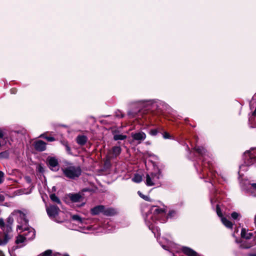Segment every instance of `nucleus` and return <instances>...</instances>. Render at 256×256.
I'll use <instances>...</instances> for the list:
<instances>
[{
    "instance_id": "obj_15",
    "label": "nucleus",
    "mask_w": 256,
    "mask_h": 256,
    "mask_svg": "<svg viewBox=\"0 0 256 256\" xmlns=\"http://www.w3.org/2000/svg\"><path fill=\"white\" fill-rule=\"evenodd\" d=\"M104 206L100 205L96 206L91 209V214L92 215H98L100 213L104 214Z\"/></svg>"
},
{
    "instance_id": "obj_13",
    "label": "nucleus",
    "mask_w": 256,
    "mask_h": 256,
    "mask_svg": "<svg viewBox=\"0 0 256 256\" xmlns=\"http://www.w3.org/2000/svg\"><path fill=\"white\" fill-rule=\"evenodd\" d=\"M34 147L38 151H44L46 149V143L41 140H38L34 142Z\"/></svg>"
},
{
    "instance_id": "obj_49",
    "label": "nucleus",
    "mask_w": 256,
    "mask_h": 256,
    "mask_svg": "<svg viewBox=\"0 0 256 256\" xmlns=\"http://www.w3.org/2000/svg\"><path fill=\"white\" fill-rule=\"evenodd\" d=\"M108 230L111 231L112 230H111V229H108Z\"/></svg>"
},
{
    "instance_id": "obj_2",
    "label": "nucleus",
    "mask_w": 256,
    "mask_h": 256,
    "mask_svg": "<svg viewBox=\"0 0 256 256\" xmlns=\"http://www.w3.org/2000/svg\"><path fill=\"white\" fill-rule=\"evenodd\" d=\"M14 220H16L18 223L17 225V231L20 230L22 226L24 228L26 226L28 220L26 218V214L19 210H14L7 219V224L6 225L12 226Z\"/></svg>"
},
{
    "instance_id": "obj_8",
    "label": "nucleus",
    "mask_w": 256,
    "mask_h": 256,
    "mask_svg": "<svg viewBox=\"0 0 256 256\" xmlns=\"http://www.w3.org/2000/svg\"><path fill=\"white\" fill-rule=\"evenodd\" d=\"M60 208L56 206L50 205L46 207V211L48 216L52 220H54L58 215Z\"/></svg>"
},
{
    "instance_id": "obj_7",
    "label": "nucleus",
    "mask_w": 256,
    "mask_h": 256,
    "mask_svg": "<svg viewBox=\"0 0 256 256\" xmlns=\"http://www.w3.org/2000/svg\"><path fill=\"white\" fill-rule=\"evenodd\" d=\"M244 156L246 158L244 163L246 166L252 164L256 160V154L254 149L246 152Z\"/></svg>"
},
{
    "instance_id": "obj_47",
    "label": "nucleus",
    "mask_w": 256,
    "mask_h": 256,
    "mask_svg": "<svg viewBox=\"0 0 256 256\" xmlns=\"http://www.w3.org/2000/svg\"><path fill=\"white\" fill-rule=\"evenodd\" d=\"M244 166H243V165L241 166H240V169H242V168H243Z\"/></svg>"
},
{
    "instance_id": "obj_12",
    "label": "nucleus",
    "mask_w": 256,
    "mask_h": 256,
    "mask_svg": "<svg viewBox=\"0 0 256 256\" xmlns=\"http://www.w3.org/2000/svg\"><path fill=\"white\" fill-rule=\"evenodd\" d=\"M241 236L246 240L256 238V232H248V230H246L244 228H242L241 230Z\"/></svg>"
},
{
    "instance_id": "obj_6",
    "label": "nucleus",
    "mask_w": 256,
    "mask_h": 256,
    "mask_svg": "<svg viewBox=\"0 0 256 256\" xmlns=\"http://www.w3.org/2000/svg\"><path fill=\"white\" fill-rule=\"evenodd\" d=\"M20 230V233L23 232V234L25 236V238L28 240H32L35 237V231L34 229L31 227H28V222L26 223V226L24 228V226L21 228Z\"/></svg>"
},
{
    "instance_id": "obj_46",
    "label": "nucleus",
    "mask_w": 256,
    "mask_h": 256,
    "mask_svg": "<svg viewBox=\"0 0 256 256\" xmlns=\"http://www.w3.org/2000/svg\"><path fill=\"white\" fill-rule=\"evenodd\" d=\"M0 256H4V254L2 252H0Z\"/></svg>"
},
{
    "instance_id": "obj_44",
    "label": "nucleus",
    "mask_w": 256,
    "mask_h": 256,
    "mask_svg": "<svg viewBox=\"0 0 256 256\" xmlns=\"http://www.w3.org/2000/svg\"><path fill=\"white\" fill-rule=\"evenodd\" d=\"M162 246L165 250H167V246H165V245H162Z\"/></svg>"
},
{
    "instance_id": "obj_27",
    "label": "nucleus",
    "mask_w": 256,
    "mask_h": 256,
    "mask_svg": "<svg viewBox=\"0 0 256 256\" xmlns=\"http://www.w3.org/2000/svg\"><path fill=\"white\" fill-rule=\"evenodd\" d=\"M51 200L57 204H60V200L59 198L54 194H51L50 196Z\"/></svg>"
},
{
    "instance_id": "obj_10",
    "label": "nucleus",
    "mask_w": 256,
    "mask_h": 256,
    "mask_svg": "<svg viewBox=\"0 0 256 256\" xmlns=\"http://www.w3.org/2000/svg\"><path fill=\"white\" fill-rule=\"evenodd\" d=\"M131 136L134 141H136L138 144L142 142L146 138V134L143 132H132Z\"/></svg>"
},
{
    "instance_id": "obj_17",
    "label": "nucleus",
    "mask_w": 256,
    "mask_h": 256,
    "mask_svg": "<svg viewBox=\"0 0 256 256\" xmlns=\"http://www.w3.org/2000/svg\"><path fill=\"white\" fill-rule=\"evenodd\" d=\"M117 213L116 210L111 208H106L104 206V214L106 216H112Z\"/></svg>"
},
{
    "instance_id": "obj_34",
    "label": "nucleus",
    "mask_w": 256,
    "mask_h": 256,
    "mask_svg": "<svg viewBox=\"0 0 256 256\" xmlns=\"http://www.w3.org/2000/svg\"><path fill=\"white\" fill-rule=\"evenodd\" d=\"M4 180V173L0 171V184H2Z\"/></svg>"
},
{
    "instance_id": "obj_37",
    "label": "nucleus",
    "mask_w": 256,
    "mask_h": 256,
    "mask_svg": "<svg viewBox=\"0 0 256 256\" xmlns=\"http://www.w3.org/2000/svg\"><path fill=\"white\" fill-rule=\"evenodd\" d=\"M163 137L164 138H170V134L166 132H164V134H163Z\"/></svg>"
},
{
    "instance_id": "obj_21",
    "label": "nucleus",
    "mask_w": 256,
    "mask_h": 256,
    "mask_svg": "<svg viewBox=\"0 0 256 256\" xmlns=\"http://www.w3.org/2000/svg\"><path fill=\"white\" fill-rule=\"evenodd\" d=\"M127 138L126 135L117 134V133H114V140H124L126 139Z\"/></svg>"
},
{
    "instance_id": "obj_38",
    "label": "nucleus",
    "mask_w": 256,
    "mask_h": 256,
    "mask_svg": "<svg viewBox=\"0 0 256 256\" xmlns=\"http://www.w3.org/2000/svg\"><path fill=\"white\" fill-rule=\"evenodd\" d=\"M174 214H176V212L174 211H170L168 214V216L170 218H172L174 216Z\"/></svg>"
},
{
    "instance_id": "obj_25",
    "label": "nucleus",
    "mask_w": 256,
    "mask_h": 256,
    "mask_svg": "<svg viewBox=\"0 0 256 256\" xmlns=\"http://www.w3.org/2000/svg\"><path fill=\"white\" fill-rule=\"evenodd\" d=\"M142 180V177L139 174H134V176L132 178V180L136 183H139Z\"/></svg>"
},
{
    "instance_id": "obj_19",
    "label": "nucleus",
    "mask_w": 256,
    "mask_h": 256,
    "mask_svg": "<svg viewBox=\"0 0 256 256\" xmlns=\"http://www.w3.org/2000/svg\"><path fill=\"white\" fill-rule=\"evenodd\" d=\"M76 140V142L78 144L83 146L86 143L87 141V138L85 136L80 135L77 136Z\"/></svg>"
},
{
    "instance_id": "obj_30",
    "label": "nucleus",
    "mask_w": 256,
    "mask_h": 256,
    "mask_svg": "<svg viewBox=\"0 0 256 256\" xmlns=\"http://www.w3.org/2000/svg\"><path fill=\"white\" fill-rule=\"evenodd\" d=\"M52 251L50 250H46L43 253H42L40 256H52Z\"/></svg>"
},
{
    "instance_id": "obj_14",
    "label": "nucleus",
    "mask_w": 256,
    "mask_h": 256,
    "mask_svg": "<svg viewBox=\"0 0 256 256\" xmlns=\"http://www.w3.org/2000/svg\"><path fill=\"white\" fill-rule=\"evenodd\" d=\"M153 104V102L152 100H141L136 102L134 104L138 105L140 108H146Z\"/></svg>"
},
{
    "instance_id": "obj_26",
    "label": "nucleus",
    "mask_w": 256,
    "mask_h": 256,
    "mask_svg": "<svg viewBox=\"0 0 256 256\" xmlns=\"http://www.w3.org/2000/svg\"><path fill=\"white\" fill-rule=\"evenodd\" d=\"M250 190L253 196H256V183L250 184Z\"/></svg>"
},
{
    "instance_id": "obj_20",
    "label": "nucleus",
    "mask_w": 256,
    "mask_h": 256,
    "mask_svg": "<svg viewBox=\"0 0 256 256\" xmlns=\"http://www.w3.org/2000/svg\"><path fill=\"white\" fill-rule=\"evenodd\" d=\"M122 149L119 146H114L112 148V154L115 157L118 156L121 152Z\"/></svg>"
},
{
    "instance_id": "obj_28",
    "label": "nucleus",
    "mask_w": 256,
    "mask_h": 256,
    "mask_svg": "<svg viewBox=\"0 0 256 256\" xmlns=\"http://www.w3.org/2000/svg\"><path fill=\"white\" fill-rule=\"evenodd\" d=\"M138 194L140 196V198H143L145 200L150 201V198L148 196H144L140 192L138 191Z\"/></svg>"
},
{
    "instance_id": "obj_50",
    "label": "nucleus",
    "mask_w": 256,
    "mask_h": 256,
    "mask_svg": "<svg viewBox=\"0 0 256 256\" xmlns=\"http://www.w3.org/2000/svg\"><path fill=\"white\" fill-rule=\"evenodd\" d=\"M252 256H256V254H253Z\"/></svg>"
},
{
    "instance_id": "obj_31",
    "label": "nucleus",
    "mask_w": 256,
    "mask_h": 256,
    "mask_svg": "<svg viewBox=\"0 0 256 256\" xmlns=\"http://www.w3.org/2000/svg\"><path fill=\"white\" fill-rule=\"evenodd\" d=\"M6 225L4 224V222L3 220V219L0 218V227L3 230H5L6 228L5 226Z\"/></svg>"
},
{
    "instance_id": "obj_9",
    "label": "nucleus",
    "mask_w": 256,
    "mask_h": 256,
    "mask_svg": "<svg viewBox=\"0 0 256 256\" xmlns=\"http://www.w3.org/2000/svg\"><path fill=\"white\" fill-rule=\"evenodd\" d=\"M5 230H3L4 234V238H0V245L6 244L12 237V226L6 225Z\"/></svg>"
},
{
    "instance_id": "obj_11",
    "label": "nucleus",
    "mask_w": 256,
    "mask_h": 256,
    "mask_svg": "<svg viewBox=\"0 0 256 256\" xmlns=\"http://www.w3.org/2000/svg\"><path fill=\"white\" fill-rule=\"evenodd\" d=\"M47 162L51 170H58V161L56 158L54 157H48L47 158Z\"/></svg>"
},
{
    "instance_id": "obj_24",
    "label": "nucleus",
    "mask_w": 256,
    "mask_h": 256,
    "mask_svg": "<svg viewBox=\"0 0 256 256\" xmlns=\"http://www.w3.org/2000/svg\"><path fill=\"white\" fill-rule=\"evenodd\" d=\"M71 218L73 220L76 222L78 224H82L84 220L78 215L74 214Z\"/></svg>"
},
{
    "instance_id": "obj_43",
    "label": "nucleus",
    "mask_w": 256,
    "mask_h": 256,
    "mask_svg": "<svg viewBox=\"0 0 256 256\" xmlns=\"http://www.w3.org/2000/svg\"><path fill=\"white\" fill-rule=\"evenodd\" d=\"M38 170H39L40 172H42V171H43V168H42V167L41 166H38Z\"/></svg>"
},
{
    "instance_id": "obj_16",
    "label": "nucleus",
    "mask_w": 256,
    "mask_h": 256,
    "mask_svg": "<svg viewBox=\"0 0 256 256\" xmlns=\"http://www.w3.org/2000/svg\"><path fill=\"white\" fill-rule=\"evenodd\" d=\"M182 250L188 256H198V254L190 248L183 246L182 248Z\"/></svg>"
},
{
    "instance_id": "obj_32",
    "label": "nucleus",
    "mask_w": 256,
    "mask_h": 256,
    "mask_svg": "<svg viewBox=\"0 0 256 256\" xmlns=\"http://www.w3.org/2000/svg\"><path fill=\"white\" fill-rule=\"evenodd\" d=\"M158 130L156 129H152V130H151L150 132H149V134L151 135V136H156L158 134Z\"/></svg>"
},
{
    "instance_id": "obj_23",
    "label": "nucleus",
    "mask_w": 256,
    "mask_h": 256,
    "mask_svg": "<svg viewBox=\"0 0 256 256\" xmlns=\"http://www.w3.org/2000/svg\"><path fill=\"white\" fill-rule=\"evenodd\" d=\"M28 240L25 238V236L23 234H20L18 236L16 242V244H20L24 242H25L27 241Z\"/></svg>"
},
{
    "instance_id": "obj_52",
    "label": "nucleus",
    "mask_w": 256,
    "mask_h": 256,
    "mask_svg": "<svg viewBox=\"0 0 256 256\" xmlns=\"http://www.w3.org/2000/svg\"><path fill=\"white\" fill-rule=\"evenodd\" d=\"M173 256H175V255H174V254Z\"/></svg>"
},
{
    "instance_id": "obj_41",
    "label": "nucleus",
    "mask_w": 256,
    "mask_h": 256,
    "mask_svg": "<svg viewBox=\"0 0 256 256\" xmlns=\"http://www.w3.org/2000/svg\"><path fill=\"white\" fill-rule=\"evenodd\" d=\"M4 200V196L2 194H0V202H3Z\"/></svg>"
},
{
    "instance_id": "obj_4",
    "label": "nucleus",
    "mask_w": 256,
    "mask_h": 256,
    "mask_svg": "<svg viewBox=\"0 0 256 256\" xmlns=\"http://www.w3.org/2000/svg\"><path fill=\"white\" fill-rule=\"evenodd\" d=\"M162 178V172L160 170L156 172L147 174L146 176V184L148 186H159L161 184V179Z\"/></svg>"
},
{
    "instance_id": "obj_35",
    "label": "nucleus",
    "mask_w": 256,
    "mask_h": 256,
    "mask_svg": "<svg viewBox=\"0 0 256 256\" xmlns=\"http://www.w3.org/2000/svg\"><path fill=\"white\" fill-rule=\"evenodd\" d=\"M231 216L232 218L236 220L238 218V216H239V214L236 212H234L232 214Z\"/></svg>"
},
{
    "instance_id": "obj_45",
    "label": "nucleus",
    "mask_w": 256,
    "mask_h": 256,
    "mask_svg": "<svg viewBox=\"0 0 256 256\" xmlns=\"http://www.w3.org/2000/svg\"><path fill=\"white\" fill-rule=\"evenodd\" d=\"M252 114H253L254 116L256 115V109H255L254 111L253 112Z\"/></svg>"
},
{
    "instance_id": "obj_40",
    "label": "nucleus",
    "mask_w": 256,
    "mask_h": 256,
    "mask_svg": "<svg viewBox=\"0 0 256 256\" xmlns=\"http://www.w3.org/2000/svg\"><path fill=\"white\" fill-rule=\"evenodd\" d=\"M4 136V132L2 129L0 128V139H2Z\"/></svg>"
},
{
    "instance_id": "obj_39",
    "label": "nucleus",
    "mask_w": 256,
    "mask_h": 256,
    "mask_svg": "<svg viewBox=\"0 0 256 256\" xmlns=\"http://www.w3.org/2000/svg\"><path fill=\"white\" fill-rule=\"evenodd\" d=\"M65 146H66V150L67 151V152L69 154L70 153V147L67 144H65Z\"/></svg>"
},
{
    "instance_id": "obj_22",
    "label": "nucleus",
    "mask_w": 256,
    "mask_h": 256,
    "mask_svg": "<svg viewBox=\"0 0 256 256\" xmlns=\"http://www.w3.org/2000/svg\"><path fill=\"white\" fill-rule=\"evenodd\" d=\"M222 222L228 228H232V222L225 218H222Z\"/></svg>"
},
{
    "instance_id": "obj_1",
    "label": "nucleus",
    "mask_w": 256,
    "mask_h": 256,
    "mask_svg": "<svg viewBox=\"0 0 256 256\" xmlns=\"http://www.w3.org/2000/svg\"><path fill=\"white\" fill-rule=\"evenodd\" d=\"M165 215L164 209L154 206H152L150 212L146 214L144 218L146 223L148 226L149 229L152 231L158 240L160 236V229L158 227L154 226L152 222H155L156 220H159L162 223L164 222L166 220L160 219V217Z\"/></svg>"
},
{
    "instance_id": "obj_29",
    "label": "nucleus",
    "mask_w": 256,
    "mask_h": 256,
    "mask_svg": "<svg viewBox=\"0 0 256 256\" xmlns=\"http://www.w3.org/2000/svg\"><path fill=\"white\" fill-rule=\"evenodd\" d=\"M8 152L6 151L0 153V158H6L8 157Z\"/></svg>"
},
{
    "instance_id": "obj_5",
    "label": "nucleus",
    "mask_w": 256,
    "mask_h": 256,
    "mask_svg": "<svg viewBox=\"0 0 256 256\" xmlns=\"http://www.w3.org/2000/svg\"><path fill=\"white\" fill-rule=\"evenodd\" d=\"M62 172L66 177L70 179H76L78 178L82 173V170L80 166L72 165L62 168Z\"/></svg>"
},
{
    "instance_id": "obj_51",
    "label": "nucleus",
    "mask_w": 256,
    "mask_h": 256,
    "mask_svg": "<svg viewBox=\"0 0 256 256\" xmlns=\"http://www.w3.org/2000/svg\"><path fill=\"white\" fill-rule=\"evenodd\" d=\"M64 256H68V255H64Z\"/></svg>"
},
{
    "instance_id": "obj_36",
    "label": "nucleus",
    "mask_w": 256,
    "mask_h": 256,
    "mask_svg": "<svg viewBox=\"0 0 256 256\" xmlns=\"http://www.w3.org/2000/svg\"><path fill=\"white\" fill-rule=\"evenodd\" d=\"M48 142H53L55 140L54 138L52 136H46L44 137Z\"/></svg>"
},
{
    "instance_id": "obj_3",
    "label": "nucleus",
    "mask_w": 256,
    "mask_h": 256,
    "mask_svg": "<svg viewBox=\"0 0 256 256\" xmlns=\"http://www.w3.org/2000/svg\"><path fill=\"white\" fill-rule=\"evenodd\" d=\"M194 149L200 154L204 157L202 160L204 167V170H202L203 172H204V171L206 170V168L208 167L209 170V173L208 174V176L214 178V177H216V175L212 171L211 169L212 168V164L210 160H208V158H210V157L208 154H206V150L202 146H196Z\"/></svg>"
},
{
    "instance_id": "obj_18",
    "label": "nucleus",
    "mask_w": 256,
    "mask_h": 256,
    "mask_svg": "<svg viewBox=\"0 0 256 256\" xmlns=\"http://www.w3.org/2000/svg\"><path fill=\"white\" fill-rule=\"evenodd\" d=\"M70 200L74 202L81 201L82 196L80 194H71L70 196Z\"/></svg>"
},
{
    "instance_id": "obj_48",
    "label": "nucleus",
    "mask_w": 256,
    "mask_h": 256,
    "mask_svg": "<svg viewBox=\"0 0 256 256\" xmlns=\"http://www.w3.org/2000/svg\"><path fill=\"white\" fill-rule=\"evenodd\" d=\"M146 144H150V143L149 142H146Z\"/></svg>"
},
{
    "instance_id": "obj_42",
    "label": "nucleus",
    "mask_w": 256,
    "mask_h": 256,
    "mask_svg": "<svg viewBox=\"0 0 256 256\" xmlns=\"http://www.w3.org/2000/svg\"><path fill=\"white\" fill-rule=\"evenodd\" d=\"M120 114H117L116 116L120 118H122L124 116V115L121 113L120 112H118Z\"/></svg>"
},
{
    "instance_id": "obj_33",
    "label": "nucleus",
    "mask_w": 256,
    "mask_h": 256,
    "mask_svg": "<svg viewBox=\"0 0 256 256\" xmlns=\"http://www.w3.org/2000/svg\"><path fill=\"white\" fill-rule=\"evenodd\" d=\"M216 213H217V214L218 215V216L220 217L221 218H223L222 216V214L220 209L219 208L218 204L216 205Z\"/></svg>"
}]
</instances>
